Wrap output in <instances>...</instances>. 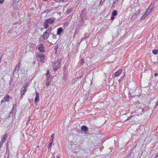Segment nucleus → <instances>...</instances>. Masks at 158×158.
<instances>
[{"label":"nucleus","mask_w":158,"mask_h":158,"mask_svg":"<svg viewBox=\"0 0 158 158\" xmlns=\"http://www.w3.org/2000/svg\"><path fill=\"white\" fill-rule=\"evenodd\" d=\"M153 10V7L152 6H150L145 12L144 15L142 17V19H144L147 17L152 12Z\"/></svg>","instance_id":"nucleus-1"},{"label":"nucleus","mask_w":158,"mask_h":158,"mask_svg":"<svg viewBox=\"0 0 158 158\" xmlns=\"http://www.w3.org/2000/svg\"><path fill=\"white\" fill-rule=\"evenodd\" d=\"M54 22V20L52 19H46L44 23V27L46 29H47L48 27V24H52Z\"/></svg>","instance_id":"nucleus-2"},{"label":"nucleus","mask_w":158,"mask_h":158,"mask_svg":"<svg viewBox=\"0 0 158 158\" xmlns=\"http://www.w3.org/2000/svg\"><path fill=\"white\" fill-rule=\"evenodd\" d=\"M49 36V35L44 32L43 33L42 36L40 37V40H41L43 41L45 39H47L48 38Z\"/></svg>","instance_id":"nucleus-3"},{"label":"nucleus","mask_w":158,"mask_h":158,"mask_svg":"<svg viewBox=\"0 0 158 158\" xmlns=\"http://www.w3.org/2000/svg\"><path fill=\"white\" fill-rule=\"evenodd\" d=\"M38 56L40 58V62L42 63H44L45 57V56L43 54L40 53Z\"/></svg>","instance_id":"nucleus-4"},{"label":"nucleus","mask_w":158,"mask_h":158,"mask_svg":"<svg viewBox=\"0 0 158 158\" xmlns=\"http://www.w3.org/2000/svg\"><path fill=\"white\" fill-rule=\"evenodd\" d=\"M26 87L27 85H26L24 86L22 88V89L20 91V93L22 96L21 98H22V96L25 94V92L27 91V90L26 89Z\"/></svg>","instance_id":"nucleus-5"},{"label":"nucleus","mask_w":158,"mask_h":158,"mask_svg":"<svg viewBox=\"0 0 158 158\" xmlns=\"http://www.w3.org/2000/svg\"><path fill=\"white\" fill-rule=\"evenodd\" d=\"M57 63H55L53 64V69L55 71L57 70L60 67V63H58L56 66Z\"/></svg>","instance_id":"nucleus-6"},{"label":"nucleus","mask_w":158,"mask_h":158,"mask_svg":"<svg viewBox=\"0 0 158 158\" xmlns=\"http://www.w3.org/2000/svg\"><path fill=\"white\" fill-rule=\"evenodd\" d=\"M10 99V96L7 95L6 96H5L4 98V100H2L1 101V103H2L3 102H8L9 100Z\"/></svg>","instance_id":"nucleus-7"},{"label":"nucleus","mask_w":158,"mask_h":158,"mask_svg":"<svg viewBox=\"0 0 158 158\" xmlns=\"http://www.w3.org/2000/svg\"><path fill=\"white\" fill-rule=\"evenodd\" d=\"M8 136L7 134H5L4 136L2 137L0 142L4 143L5 141H6V139Z\"/></svg>","instance_id":"nucleus-8"},{"label":"nucleus","mask_w":158,"mask_h":158,"mask_svg":"<svg viewBox=\"0 0 158 158\" xmlns=\"http://www.w3.org/2000/svg\"><path fill=\"white\" fill-rule=\"evenodd\" d=\"M38 49L40 52H45L44 46L42 44H40L39 45V47L38 48Z\"/></svg>","instance_id":"nucleus-9"},{"label":"nucleus","mask_w":158,"mask_h":158,"mask_svg":"<svg viewBox=\"0 0 158 158\" xmlns=\"http://www.w3.org/2000/svg\"><path fill=\"white\" fill-rule=\"evenodd\" d=\"M122 69H119L115 73L114 76L115 77H117L122 72Z\"/></svg>","instance_id":"nucleus-10"},{"label":"nucleus","mask_w":158,"mask_h":158,"mask_svg":"<svg viewBox=\"0 0 158 158\" xmlns=\"http://www.w3.org/2000/svg\"><path fill=\"white\" fill-rule=\"evenodd\" d=\"M36 95L35 98V104H37L39 100V95L37 92H36Z\"/></svg>","instance_id":"nucleus-11"},{"label":"nucleus","mask_w":158,"mask_h":158,"mask_svg":"<svg viewBox=\"0 0 158 158\" xmlns=\"http://www.w3.org/2000/svg\"><path fill=\"white\" fill-rule=\"evenodd\" d=\"M63 31L62 28L60 27L58 28L57 31V34L58 35H60L61 33Z\"/></svg>","instance_id":"nucleus-12"},{"label":"nucleus","mask_w":158,"mask_h":158,"mask_svg":"<svg viewBox=\"0 0 158 158\" xmlns=\"http://www.w3.org/2000/svg\"><path fill=\"white\" fill-rule=\"evenodd\" d=\"M81 129L85 131H87L88 130L87 127L85 126H83L81 127Z\"/></svg>","instance_id":"nucleus-13"},{"label":"nucleus","mask_w":158,"mask_h":158,"mask_svg":"<svg viewBox=\"0 0 158 158\" xmlns=\"http://www.w3.org/2000/svg\"><path fill=\"white\" fill-rule=\"evenodd\" d=\"M135 116H137L138 117H139V115H136L132 116L131 117H129L127 118L126 120H125V121L126 122V121H127L128 120H130L132 118V119H133V118H135Z\"/></svg>","instance_id":"nucleus-14"},{"label":"nucleus","mask_w":158,"mask_h":158,"mask_svg":"<svg viewBox=\"0 0 158 158\" xmlns=\"http://www.w3.org/2000/svg\"><path fill=\"white\" fill-rule=\"evenodd\" d=\"M112 15L115 16L117 15V12L116 10H114L112 13Z\"/></svg>","instance_id":"nucleus-15"},{"label":"nucleus","mask_w":158,"mask_h":158,"mask_svg":"<svg viewBox=\"0 0 158 158\" xmlns=\"http://www.w3.org/2000/svg\"><path fill=\"white\" fill-rule=\"evenodd\" d=\"M152 53L155 54H157L158 53V49H154L152 50Z\"/></svg>","instance_id":"nucleus-16"},{"label":"nucleus","mask_w":158,"mask_h":158,"mask_svg":"<svg viewBox=\"0 0 158 158\" xmlns=\"http://www.w3.org/2000/svg\"><path fill=\"white\" fill-rule=\"evenodd\" d=\"M50 82V81H49V80H46V81L45 82V85L46 87H47L49 85Z\"/></svg>","instance_id":"nucleus-17"},{"label":"nucleus","mask_w":158,"mask_h":158,"mask_svg":"<svg viewBox=\"0 0 158 158\" xmlns=\"http://www.w3.org/2000/svg\"><path fill=\"white\" fill-rule=\"evenodd\" d=\"M138 117L137 116H135V118H133V119H132L131 122H135L138 119L137 118V117Z\"/></svg>","instance_id":"nucleus-18"},{"label":"nucleus","mask_w":158,"mask_h":158,"mask_svg":"<svg viewBox=\"0 0 158 158\" xmlns=\"http://www.w3.org/2000/svg\"><path fill=\"white\" fill-rule=\"evenodd\" d=\"M54 134H52L51 135V137L52 138V139L51 140V141L53 142V140L54 139Z\"/></svg>","instance_id":"nucleus-19"},{"label":"nucleus","mask_w":158,"mask_h":158,"mask_svg":"<svg viewBox=\"0 0 158 158\" xmlns=\"http://www.w3.org/2000/svg\"><path fill=\"white\" fill-rule=\"evenodd\" d=\"M53 142L51 141V142L48 144V148H50L51 147Z\"/></svg>","instance_id":"nucleus-20"},{"label":"nucleus","mask_w":158,"mask_h":158,"mask_svg":"<svg viewBox=\"0 0 158 158\" xmlns=\"http://www.w3.org/2000/svg\"><path fill=\"white\" fill-rule=\"evenodd\" d=\"M46 77H48V76L49 75H50L49 74V70L48 69L47 70V73H46Z\"/></svg>","instance_id":"nucleus-21"},{"label":"nucleus","mask_w":158,"mask_h":158,"mask_svg":"<svg viewBox=\"0 0 158 158\" xmlns=\"http://www.w3.org/2000/svg\"><path fill=\"white\" fill-rule=\"evenodd\" d=\"M72 9H68L67 11V14H68L69 13L72 11Z\"/></svg>","instance_id":"nucleus-22"},{"label":"nucleus","mask_w":158,"mask_h":158,"mask_svg":"<svg viewBox=\"0 0 158 158\" xmlns=\"http://www.w3.org/2000/svg\"><path fill=\"white\" fill-rule=\"evenodd\" d=\"M84 59H81V61H80V64H84Z\"/></svg>","instance_id":"nucleus-23"},{"label":"nucleus","mask_w":158,"mask_h":158,"mask_svg":"<svg viewBox=\"0 0 158 158\" xmlns=\"http://www.w3.org/2000/svg\"><path fill=\"white\" fill-rule=\"evenodd\" d=\"M105 0H101L100 1V4L101 5H102L103 2H104Z\"/></svg>","instance_id":"nucleus-24"},{"label":"nucleus","mask_w":158,"mask_h":158,"mask_svg":"<svg viewBox=\"0 0 158 158\" xmlns=\"http://www.w3.org/2000/svg\"><path fill=\"white\" fill-rule=\"evenodd\" d=\"M50 32L49 31H48V30H47L45 32H46V33L48 34V35H49V33H50Z\"/></svg>","instance_id":"nucleus-25"},{"label":"nucleus","mask_w":158,"mask_h":158,"mask_svg":"<svg viewBox=\"0 0 158 158\" xmlns=\"http://www.w3.org/2000/svg\"><path fill=\"white\" fill-rule=\"evenodd\" d=\"M48 77L47 78V79H46L47 80H49V79L51 77V75L50 74V75H48Z\"/></svg>","instance_id":"nucleus-26"},{"label":"nucleus","mask_w":158,"mask_h":158,"mask_svg":"<svg viewBox=\"0 0 158 158\" xmlns=\"http://www.w3.org/2000/svg\"><path fill=\"white\" fill-rule=\"evenodd\" d=\"M48 30V31H49L50 32L52 30V27H50Z\"/></svg>","instance_id":"nucleus-27"},{"label":"nucleus","mask_w":158,"mask_h":158,"mask_svg":"<svg viewBox=\"0 0 158 158\" xmlns=\"http://www.w3.org/2000/svg\"><path fill=\"white\" fill-rule=\"evenodd\" d=\"M4 1V0H0V4L2 3Z\"/></svg>","instance_id":"nucleus-28"},{"label":"nucleus","mask_w":158,"mask_h":158,"mask_svg":"<svg viewBox=\"0 0 158 158\" xmlns=\"http://www.w3.org/2000/svg\"><path fill=\"white\" fill-rule=\"evenodd\" d=\"M3 144V143H1V142H0V149L2 148V146Z\"/></svg>","instance_id":"nucleus-29"},{"label":"nucleus","mask_w":158,"mask_h":158,"mask_svg":"<svg viewBox=\"0 0 158 158\" xmlns=\"http://www.w3.org/2000/svg\"><path fill=\"white\" fill-rule=\"evenodd\" d=\"M114 16H113L112 15V16L111 17V19L112 20H113L114 19Z\"/></svg>","instance_id":"nucleus-30"},{"label":"nucleus","mask_w":158,"mask_h":158,"mask_svg":"<svg viewBox=\"0 0 158 158\" xmlns=\"http://www.w3.org/2000/svg\"><path fill=\"white\" fill-rule=\"evenodd\" d=\"M154 75H155V77H156V76H158V74L157 73H156L154 74Z\"/></svg>","instance_id":"nucleus-31"},{"label":"nucleus","mask_w":158,"mask_h":158,"mask_svg":"<svg viewBox=\"0 0 158 158\" xmlns=\"http://www.w3.org/2000/svg\"><path fill=\"white\" fill-rule=\"evenodd\" d=\"M17 105L16 104H14L13 105V108H15L16 107Z\"/></svg>","instance_id":"nucleus-32"},{"label":"nucleus","mask_w":158,"mask_h":158,"mask_svg":"<svg viewBox=\"0 0 158 158\" xmlns=\"http://www.w3.org/2000/svg\"><path fill=\"white\" fill-rule=\"evenodd\" d=\"M56 2H58L60 1V0H54Z\"/></svg>","instance_id":"nucleus-33"},{"label":"nucleus","mask_w":158,"mask_h":158,"mask_svg":"<svg viewBox=\"0 0 158 158\" xmlns=\"http://www.w3.org/2000/svg\"><path fill=\"white\" fill-rule=\"evenodd\" d=\"M20 67V64H19V65L16 66V68H18V69H19Z\"/></svg>","instance_id":"nucleus-34"},{"label":"nucleus","mask_w":158,"mask_h":158,"mask_svg":"<svg viewBox=\"0 0 158 158\" xmlns=\"http://www.w3.org/2000/svg\"><path fill=\"white\" fill-rule=\"evenodd\" d=\"M57 158H60L59 156L57 155L56 156Z\"/></svg>","instance_id":"nucleus-35"},{"label":"nucleus","mask_w":158,"mask_h":158,"mask_svg":"<svg viewBox=\"0 0 158 158\" xmlns=\"http://www.w3.org/2000/svg\"><path fill=\"white\" fill-rule=\"evenodd\" d=\"M30 118H29L28 120V122H29V120H30Z\"/></svg>","instance_id":"nucleus-36"},{"label":"nucleus","mask_w":158,"mask_h":158,"mask_svg":"<svg viewBox=\"0 0 158 158\" xmlns=\"http://www.w3.org/2000/svg\"><path fill=\"white\" fill-rule=\"evenodd\" d=\"M44 1H47V0H43Z\"/></svg>","instance_id":"nucleus-37"},{"label":"nucleus","mask_w":158,"mask_h":158,"mask_svg":"<svg viewBox=\"0 0 158 158\" xmlns=\"http://www.w3.org/2000/svg\"><path fill=\"white\" fill-rule=\"evenodd\" d=\"M158 154V153H157V154Z\"/></svg>","instance_id":"nucleus-38"}]
</instances>
